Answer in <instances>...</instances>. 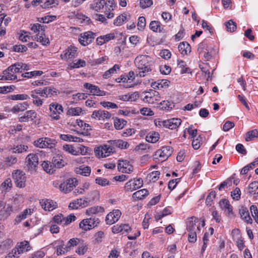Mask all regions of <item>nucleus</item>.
<instances>
[{"label": "nucleus", "mask_w": 258, "mask_h": 258, "mask_svg": "<svg viewBox=\"0 0 258 258\" xmlns=\"http://www.w3.org/2000/svg\"><path fill=\"white\" fill-rule=\"evenodd\" d=\"M135 63L138 70L137 76L144 77L152 70L153 61L152 58L147 55H140L135 59Z\"/></svg>", "instance_id": "obj_1"}, {"label": "nucleus", "mask_w": 258, "mask_h": 258, "mask_svg": "<svg viewBox=\"0 0 258 258\" xmlns=\"http://www.w3.org/2000/svg\"><path fill=\"white\" fill-rule=\"evenodd\" d=\"M141 97L144 102L150 104H153L160 99L159 93L153 89L142 92Z\"/></svg>", "instance_id": "obj_2"}, {"label": "nucleus", "mask_w": 258, "mask_h": 258, "mask_svg": "<svg viewBox=\"0 0 258 258\" xmlns=\"http://www.w3.org/2000/svg\"><path fill=\"white\" fill-rule=\"evenodd\" d=\"M100 220L98 218L91 217L83 220L79 224V227L85 231L90 230L95 227H96L99 223Z\"/></svg>", "instance_id": "obj_3"}, {"label": "nucleus", "mask_w": 258, "mask_h": 258, "mask_svg": "<svg viewBox=\"0 0 258 258\" xmlns=\"http://www.w3.org/2000/svg\"><path fill=\"white\" fill-rule=\"evenodd\" d=\"M114 152V148L110 144L98 147L94 150L95 155L99 158L106 157Z\"/></svg>", "instance_id": "obj_4"}, {"label": "nucleus", "mask_w": 258, "mask_h": 258, "mask_svg": "<svg viewBox=\"0 0 258 258\" xmlns=\"http://www.w3.org/2000/svg\"><path fill=\"white\" fill-rule=\"evenodd\" d=\"M49 116L52 119L58 120L60 118L59 114L63 112V108L60 104L53 102L49 105Z\"/></svg>", "instance_id": "obj_5"}, {"label": "nucleus", "mask_w": 258, "mask_h": 258, "mask_svg": "<svg viewBox=\"0 0 258 258\" xmlns=\"http://www.w3.org/2000/svg\"><path fill=\"white\" fill-rule=\"evenodd\" d=\"M173 149L170 146L163 147L162 149L157 150L154 155L155 159L161 158V161L167 159L172 153Z\"/></svg>", "instance_id": "obj_6"}, {"label": "nucleus", "mask_w": 258, "mask_h": 258, "mask_svg": "<svg viewBox=\"0 0 258 258\" xmlns=\"http://www.w3.org/2000/svg\"><path fill=\"white\" fill-rule=\"evenodd\" d=\"M77 182L76 178H69L59 185V189L65 194L68 193L77 185Z\"/></svg>", "instance_id": "obj_7"}, {"label": "nucleus", "mask_w": 258, "mask_h": 258, "mask_svg": "<svg viewBox=\"0 0 258 258\" xmlns=\"http://www.w3.org/2000/svg\"><path fill=\"white\" fill-rule=\"evenodd\" d=\"M12 177L18 187H23L25 186L26 176L23 171L19 170L14 171L12 174Z\"/></svg>", "instance_id": "obj_8"}, {"label": "nucleus", "mask_w": 258, "mask_h": 258, "mask_svg": "<svg viewBox=\"0 0 258 258\" xmlns=\"http://www.w3.org/2000/svg\"><path fill=\"white\" fill-rule=\"evenodd\" d=\"M96 36L95 33L87 31L80 34L79 40L81 45L86 46L93 41Z\"/></svg>", "instance_id": "obj_9"}, {"label": "nucleus", "mask_w": 258, "mask_h": 258, "mask_svg": "<svg viewBox=\"0 0 258 258\" xmlns=\"http://www.w3.org/2000/svg\"><path fill=\"white\" fill-rule=\"evenodd\" d=\"M143 185V181L142 178L131 180L125 183V188L126 191H132L140 188Z\"/></svg>", "instance_id": "obj_10"}, {"label": "nucleus", "mask_w": 258, "mask_h": 258, "mask_svg": "<svg viewBox=\"0 0 258 258\" xmlns=\"http://www.w3.org/2000/svg\"><path fill=\"white\" fill-rule=\"evenodd\" d=\"M26 162L28 169L33 171L35 169L38 164V157L36 154H30L26 159Z\"/></svg>", "instance_id": "obj_11"}, {"label": "nucleus", "mask_w": 258, "mask_h": 258, "mask_svg": "<svg viewBox=\"0 0 258 258\" xmlns=\"http://www.w3.org/2000/svg\"><path fill=\"white\" fill-rule=\"evenodd\" d=\"M121 212L119 210H114L108 214L105 221L107 224L112 225L116 222L121 216Z\"/></svg>", "instance_id": "obj_12"}, {"label": "nucleus", "mask_w": 258, "mask_h": 258, "mask_svg": "<svg viewBox=\"0 0 258 258\" xmlns=\"http://www.w3.org/2000/svg\"><path fill=\"white\" fill-rule=\"evenodd\" d=\"M90 200L88 198H85L84 199H77L71 203L69 205V208L71 209H77L80 207H86L89 205Z\"/></svg>", "instance_id": "obj_13"}, {"label": "nucleus", "mask_w": 258, "mask_h": 258, "mask_svg": "<svg viewBox=\"0 0 258 258\" xmlns=\"http://www.w3.org/2000/svg\"><path fill=\"white\" fill-rule=\"evenodd\" d=\"M84 87L89 90L90 94L93 95L102 96L106 94V92L104 91L101 90L98 86L89 83H85L84 84Z\"/></svg>", "instance_id": "obj_14"}, {"label": "nucleus", "mask_w": 258, "mask_h": 258, "mask_svg": "<svg viewBox=\"0 0 258 258\" xmlns=\"http://www.w3.org/2000/svg\"><path fill=\"white\" fill-rule=\"evenodd\" d=\"M17 73H22V71L20 70L18 66V63L11 65L3 71V74L8 75L9 77L12 78V80L17 79L15 74Z\"/></svg>", "instance_id": "obj_15"}, {"label": "nucleus", "mask_w": 258, "mask_h": 258, "mask_svg": "<svg viewBox=\"0 0 258 258\" xmlns=\"http://www.w3.org/2000/svg\"><path fill=\"white\" fill-rule=\"evenodd\" d=\"M199 222V220L198 218L192 217H190L188 219V221L186 225V229L188 232H197V231H200V225L199 224H197V223Z\"/></svg>", "instance_id": "obj_16"}, {"label": "nucleus", "mask_w": 258, "mask_h": 258, "mask_svg": "<svg viewBox=\"0 0 258 258\" xmlns=\"http://www.w3.org/2000/svg\"><path fill=\"white\" fill-rule=\"evenodd\" d=\"M117 168L119 171L123 173H130L133 170V166L127 160H119Z\"/></svg>", "instance_id": "obj_17"}, {"label": "nucleus", "mask_w": 258, "mask_h": 258, "mask_svg": "<svg viewBox=\"0 0 258 258\" xmlns=\"http://www.w3.org/2000/svg\"><path fill=\"white\" fill-rule=\"evenodd\" d=\"M111 116V113L107 111L98 110L93 112L91 117L94 119L98 118L99 120H104L109 119Z\"/></svg>", "instance_id": "obj_18"}, {"label": "nucleus", "mask_w": 258, "mask_h": 258, "mask_svg": "<svg viewBox=\"0 0 258 258\" xmlns=\"http://www.w3.org/2000/svg\"><path fill=\"white\" fill-rule=\"evenodd\" d=\"M40 204L42 208L45 211H51L53 209L56 208L57 205L56 202L49 199H42Z\"/></svg>", "instance_id": "obj_19"}, {"label": "nucleus", "mask_w": 258, "mask_h": 258, "mask_svg": "<svg viewBox=\"0 0 258 258\" xmlns=\"http://www.w3.org/2000/svg\"><path fill=\"white\" fill-rule=\"evenodd\" d=\"M37 116V113L33 110L27 111L24 115L19 118L20 122H27L29 120H33Z\"/></svg>", "instance_id": "obj_20"}, {"label": "nucleus", "mask_w": 258, "mask_h": 258, "mask_svg": "<svg viewBox=\"0 0 258 258\" xmlns=\"http://www.w3.org/2000/svg\"><path fill=\"white\" fill-rule=\"evenodd\" d=\"M108 143L111 145H112L114 151L115 148L125 149L128 148L130 146L129 144L127 142L123 141L121 140H110L108 141Z\"/></svg>", "instance_id": "obj_21"}, {"label": "nucleus", "mask_w": 258, "mask_h": 258, "mask_svg": "<svg viewBox=\"0 0 258 258\" xmlns=\"http://www.w3.org/2000/svg\"><path fill=\"white\" fill-rule=\"evenodd\" d=\"M52 165L54 167V168H62L66 164L63 159V157L62 155L59 154H57L53 157L52 159Z\"/></svg>", "instance_id": "obj_22"}, {"label": "nucleus", "mask_w": 258, "mask_h": 258, "mask_svg": "<svg viewBox=\"0 0 258 258\" xmlns=\"http://www.w3.org/2000/svg\"><path fill=\"white\" fill-rule=\"evenodd\" d=\"M107 4L105 0H94L90 5V8L96 12L100 11Z\"/></svg>", "instance_id": "obj_23"}, {"label": "nucleus", "mask_w": 258, "mask_h": 258, "mask_svg": "<svg viewBox=\"0 0 258 258\" xmlns=\"http://www.w3.org/2000/svg\"><path fill=\"white\" fill-rule=\"evenodd\" d=\"M181 122V119L177 118H173L166 120V128L170 130L175 129L179 126Z\"/></svg>", "instance_id": "obj_24"}, {"label": "nucleus", "mask_w": 258, "mask_h": 258, "mask_svg": "<svg viewBox=\"0 0 258 258\" xmlns=\"http://www.w3.org/2000/svg\"><path fill=\"white\" fill-rule=\"evenodd\" d=\"M178 48L180 52L183 55H187L191 51L190 45L186 42H182L179 44Z\"/></svg>", "instance_id": "obj_25"}, {"label": "nucleus", "mask_w": 258, "mask_h": 258, "mask_svg": "<svg viewBox=\"0 0 258 258\" xmlns=\"http://www.w3.org/2000/svg\"><path fill=\"white\" fill-rule=\"evenodd\" d=\"M120 70V66L115 64L114 66L109 69L108 70L105 71L103 75V78L104 79H108L111 77V76L115 73H116Z\"/></svg>", "instance_id": "obj_26"}, {"label": "nucleus", "mask_w": 258, "mask_h": 258, "mask_svg": "<svg viewBox=\"0 0 258 258\" xmlns=\"http://www.w3.org/2000/svg\"><path fill=\"white\" fill-rule=\"evenodd\" d=\"M160 138V135L158 132H151L146 136V140L148 142L154 143L157 142Z\"/></svg>", "instance_id": "obj_27"}, {"label": "nucleus", "mask_w": 258, "mask_h": 258, "mask_svg": "<svg viewBox=\"0 0 258 258\" xmlns=\"http://www.w3.org/2000/svg\"><path fill=\"white\" fill-rule=\"evenodd\" d=\"M239 214L241 218L247 223H252V220L250 217L249 212L246 208H242L240 209Z\"/></svg>", "instance_id": "obj_28"}, {"label": "nucleus", "mask_w": 258, "mask_h": 258, "mask_svg": "<svg viewBox=\"0 0 258 258\" xmlns=\"http://www.w3.org/2000/svg\"><path fill=\"white\" fill-rule=\"evenodd\" d=\"M148 195V191L146 189H142L137 191L133 195V198L135 200H141L145 198Z\"/></svg>", "instance_id": "obj_29"}, {"label": "nucleus", "mask_w": 258, "mask_h": 258, "mask_svg": "<svg viewBox=\"0 0 258 258\" xmlns=\"http://www.w3.org/2000/svg\"><path fill=\"white\" fill-rule=\"evenodd\" d=\"M16 248L21 253H22L25 251H27L30 249L29 242L27 241H24L20 243H18Z\"/></svg>", "instance_id": "obj_30"}, {"label": "nucleus", "mask_w": 258, "mask_h": 258, "mask_svg": "<svg viewBox=\"0 0 258 258\" xmlns=\"http://www.w3.org/2000/svg\"><path fill=\"white\" fill-rule=\"evenodd\" d=\"M28 106V103L26 102L19 103L15 105L11 109V111L14 113H17L20 111H24Z\"/></svg>", "instance_id": "obj_31"}, {"label": "nucleus", "mask_w": 258, "mask_h": 258, "mask_svg": "<svg viewBox=\"0 0 258 258\" xmlns=\"http://www.w3.org/2000/svg\"><path fill=\"white\" fill-rule=\"evenodd\" d=\"M130 17V16L127 15L126 14H123L119 16H118L114 20L113 24L115 26H120L125 21H127L128 20L129 18Z\"/></svg>", "instance_id": "obj_32"}, {"label": "nucleus", "mask_w": 258, "mask_h": 258, "mask_svg": "<svg viewBox=\"0 0 258 258\" xmlns=\"http://www.w3.org/2000/svg\"><path fill=\"white\" fill-rule=\"evenodd\" d=\"M258 138V130L256 129L252 130L247 132L245 135V140L246 142L254 140Z\"/></svg>", "instance_id": "obj_33"}, {"label": "nucleus", "mask_w": 258, "mask_h": 258, "mask_svg": "<svg viewBox=\"0 0 258 258\" xmlns=\"http://www.w3.org/2000/svg\"><path fill=\"white\" fill-rule=\"evenodd\" d=\"M247 192L250 195H258V181L250 183L248 185Z\"/></svg>", "instance_id": "obj_34"}, {"label": "nucleus", "mask_w": 258, "mask_h": 258, "mask_svg": "<svg viewBox=\"0 0 258 258\" xmlns=\"http://www.w3.org/2000/svg\"><path fill=\"white\" fill-rule=\"evenodd\" d=\"M35 39L37 41L40 42L42 45H46L49 43V40L45 37L44 33L41 32L36 35Z\"/></svg>", "instance_id": "obj_35"}, {"label": "nucleus", "mask_w": 258, "mask_h": 258, "mask_svg": "<svg viewBox=\"0 0 258 258\" xmlns=\"http://www.w3.org/2000/svg\"><path fill=\"white\" fill-rule=\"evenodd\" d=\"M52 162H50L49 161H43L41 165L43 168V169L47 173H53L55 171V169L54 167L52 166Z\"/></svg>", "instance_id": "obj_36"}, {"label": "nucleus", "mask_w": 258, "mask_h": 258, "mask_svg": "<svg viewBox=\"0 0 258 258\" xmlns=\"http://www.w3.org/2000/svg\"><path fill=\"white\" fill-rule=\"evenodd\" d=\"M31 209H25L21 214L18 215L15 219L17 223L20 222L22 220L25 219L27 218L28 215H30L32 213Z\"/></svg>", "instance_id": "obj_37"}, {"label": "nucleus", "mask_w": 258, "mask_h": 258, "mask_svg": "<svg viewBox=\"0 0 258 258\" xmlns=\"http://www.w3.org/2000/svg\"><path fill=\"white\" fill-rule=\"evenodd\" d=\"M256 165H258V158H256L255 160L252 162L245 166L241 169L240 173L241 174H246L250 169H252L253 167Z\"/></svg>", "instance_id": "obj_38"}, {"label": "nucleus", "mask_w": 258, "mask_h": 258, "mask_svg": "<svg viewBox=\"0 0 258 258\" xmlns=\"http://www.w3.org/2000/svg\"><path fill=\"white\" fill-rule=\"evenodd\" d=\"M76 171L78 174H80L84 176H88L91 173V168L88 166L83 167L82 166L79 168H76Z\"/></svg>", "instance_id": "obj_39"}, {"label": "nucleus", "mask_w": 258, "mask_h": 258, "mask_svg": "<svg viewBox=\"0 0 258 258\" xmlns=\"http://www.w3.org/2000/svg\"><path fill=\"white\" fill-rule=\"evenodd\" d=\"M126 124V121L123 119L116 118L114 120V127L116 130L122 129Z\"/></svg>", "instance_id": "obj_40"}, {"label": "nucleus", "mask_w": 258, "mask_h": 258, "mask_svg": "<svg viewBox=\"0 0 258 258\" xmlns=\"http://www.w3.org/2000/svg\"><path fill=\"white\" fill-rule=\"evenodd\" d=\"M103 210V208L100 206L93 207L87 209L86 211V214L87 215H93L102 211Z\"/></svg>", "instance_id": "obj_41"}, {"label": "nucleus", "mask_w": 258, "mask_h": 258, "mask_svg": "<svg viewBox=\"0 0 258 258\" xmlns=\"http://www.w3.org/2000/svg\"><path fill=\"white\" fill-rule=\"evenodd\" d=\"M150 28L154 32H161L160 23L158 21H151L150 24Z\"/></svg>", "instance_id": "obj_42"}, {"label": "nucleus", "mask_w": 258, "mask_h": 258, "mask_svg": "<svg viewBox=\"0 0 258 258\" xmlns=\"http://www.w3.org/2000/svg\"><path fill=\"white\" fill-rule=\"evenodd\" d=\"M44 141L45 143V147L52 149L55 147L56 142L55 140L48 138H44Z\"/></svg>", "instance_id": "obj_43"}, {"label": "nucleus", "mask_w": 258, "mask_h": 258, "mask_svg": "<svg viewBox=\"0 0 258 258\" xmlns=\"http://www.w3.org/2000/svg\"><path fill=\"white\" fill-rule=\"evenodd\" d=\"M28 149V147L25 145H18L13 148H11V150H13V153H21L24 151H27Z\"/></svg>", "instance_id": "obj_44"}, {"label": "nucleus", "mask_w": 258, "mask_h": 258, "mask_svg": "<svg viewBox=\"0 0 258 258\" xmlns=\"http://www.w3.org/2000/svg\"><path fill=\"white\" fill-rule=\"evenodd\" d=\"M63 149L65 151L68 152L72 155H79V151H77L72 145H64L63 146Z\"/></svg>", "instance_id": "obj_45"}, {"label": "nucleus", "mask_w": 258, "mask_h": 258, "mask_svg": "<svg viewBox=\"0 0 258 258\" xmlns=\"http://www.w3.org/2000/svg\"><path fill=\"white\" fill-rule=\"evenodd\" d=\"M9 98L13 100H27L29 98L28 95L26 94H17V95H11L9 96Z\"/></svg>", "instance_id": "obj_46"}, {"label": "nucleus", "mask_w": 258, "mask_h": 258, "mask_svg": "<svg viewBox=\"0 0 258 258\" xmlns=\"http://www.w3.org/2000/svg\"><path fill=\"white\" fill-rule=\"evenodd\" d=\"M35 92H31V96L33 98V103L37 105L40 106L42 105L43 102V99H40L38 95L35 94Z\"/></svg>", "instance_id": "obj_47"}, {"label": "nucleus", "mask_w": 258, "mask_h": 258, "mask_svg": "<svg viewBox=\"0 0 258 258\" xmlns=\"http://www.w3.org/2000/svg\"><path fill=\"white\" fill-rule=\"evenodd\" d=\"M44 90L46 92V94H45V98L57 95V90L54 88L46 87L44 88Z\"/></svg>", "instance_id": "obj_48"}, {"label": "nucleus", "mask_w": 258, "mask_h": 258, "mask_svg": "<svg viewBox=\"0 0 258 258\" xmlns=\"http://www.w3.org/2000/svg\"><path fill=\"white\" fill-rule=\"evenodd\" d=\"M58 0H47L41 7L43 9H46L49 7H52L58 5Z\"/></svg>", "instance_id": "obj_49"}, {"label": "nucleus", "mask_w": 258, "mask_h": 258, "mask_svg": "<svg viewBox=\"0 0 258 258\" xmlns=\"http://www.w3.org/2000/svg\"><path fill=\"white\" fill-rule=\"evenodd\" d=\"M56 18V16L48 15L44 17L39 18L38 21L40 23H48L54 21Z\"/></svg>", "instance_id": "obj_50"}, {"label": "nucleus", "mask_w": 258, "mask_h": 258, "mask_svg": "<svg viewBox=\"0 0 258 258\" xmlns=\"http://www.w3.org/2000/svg\"><path fill=\"white\" fill-rule=\"evenodd\" d=\"M95 182L102 186H105L110 184V181L106 178L98 177L95 179Z\"/></svg>", "instance_id": "obj_51"}, {"label": "nucleus", "mask_w": 258, "mask_h": 258, "mask_svg": "<svg viewBox=\"0 0 258 258\" xmlns=\"http://www.w3.org/2000/svg\"><path fill=\"white\" fill-rule=\"evenodd\" d=\"M226 26L228 31L230 32H234L237 28L236 24L232 20H230L226 23Z\"/></svg>", "instance_id": "obj_52"}, {"label": "nucleus", "mask_w": 258, "mask_h": 258, "mask_svg": "<svg viewBox=\"0 0 258 258\" xmlns=\"http://www.w3.org/2000/svg\"><path fill=\"white\" fill-rule=\"evenodd\" d=\"M208 49L207 43L206 41H203L199 44L198 51L200 55L202 54L205 51L208 50Z\"/></svg>", "instance_id": "obj_53"}, {"label": "nucleus", "mask_w": 258, "mask_h": 258, "mask_svg": "<svg viewBox=\"0 0 258 258\" xmlns=\"http://www.w3.org/2000/svg\"><path fill=\"white\" fill-rule=\"evenodd\" d=\"M82 109L80 107L71 108L67 112L68 114L71 115H79L82 112Z\"/></svg>", "instance_id": "obj_54"}, {"label": "nucleus", "mask_w": 258, "mask_h": 258, "mask_svg": "<svg viewBox=\"0 0 258 258\" xmlns=\"http://www.w3.org/2000/svg\"><path fill=\"white\" fill-rule=\"evenodd\" d=\"M43 74V72L41 71H34L30 72H27L23 74L25 78H31L33 76H40Z\"/></svg>", "instance_id": "obj_55"}, {"label": "nucleus", "mask_w": 258, "mask_h": 258, "mask_svg": "<svg viewBox=\"0 0 258 258\" xmlns=\"http://www.w3.org/2000/svg\"><path fill=\"white\" fill-rule=\"evenodd\" d=\"M137 26L139 30H143L146 26V19L144 17H140L138 19Z\"/></svg>", "instance_id": "obj_56"}, {"label": "nucleus", "mask_w": 258, "mask_h": 258, "mask_svg": "<svg viewBox=\"0 0 258 258\" xmlns=\"http://www.w3.org/2000/svg\"><path fill=\"white\" fill-rule=\"evenodd\" d=\"M160 105L162 106L161 108L163 110H169L174 106L173 103L168 100L163 101L160 103Z\"/></svg>", "instance_id": "obj_57"}, {"label": "nucleus", "mask_w": 258, "mask_h": 258, "mask_svg": "<svg viewBox=\"0 0 258 258\" xmlns=\"http://www.w3.org/2000/svg\"><path fill=\"white\" fill-rule=\"evenodd\" d=\"M76 219V216L74 214H70L67 217H64L62 221L63 222V226L70 224L72 221H74Z\"/></svg>", "instance_id": "obj_58"}, {"label": "nucleus", "mask_w": 258, "mask_h": 258, "mask_svg": "<svg viewBox=\"0 0 258 258\" xmlns=\"http://www.w3.org/2000/svg\"><path fill=\"white\" fill-rule=\"evenodd\" d=\"M5 162L7 165L11 166L17 162V158L13 156H8L6 158Z\"/></svg>", "instance_id": "obj_59"}, {"label": "nucleus", "mask_w": 258, "mask_h": 258, "mask_svg": "<svg viewBox=\"0 0 258 258\" xmlns=\"http://www.w3.org/2000/svg\"><path fill=\"white\" fill-rule=\"evenodd\" d=\"M100 104L104 107H106L108 109L110 108H117V105L113 102L108 101H103L100 102Z\"/></svg>", "instance_id": "obj_60"}, {"label": "nucleus", "mask_w": 258, "mask_h": 258, "mask_svg": "<svg viewBox=\"0 0 258 258\" xmlns=\"http://www.w3.org/2000/svg\"><path fill=\"white\" fill-rule=\"evenodd\" d=\"M13 50L18 52H23L27 50V47L24 45H15L13 46Z\"/></svg>", "instance_id": "obj_61"}, {"label": "nucleus", "mask_w": 258, "mask_h": 258, "mask_svg": "<svg viewBox=\"0 0 258 258\" xmlns=\"http://www.w3.org/2000/svg\"><path fill=\"white\" fill-rule=\"evenodd\" d=\"M94 18L95 20L101 22L104 24H107L108 23L105 16L102 14H96L94 15Z\"/></svg>", "instance_id": "obj_62"}, {"label": "nucleus", "mask_w": 258, "mask_h": 258, "mask_svg": "<svg viewBox=\"0 0 258 258\" xmlns=\"http://www.w3.org/2000/svg\"><path fill=\"white\" fill-rule=\"evenodd\" d=\"M54 244H58L61 249L65 250V253L70 250L69 247H68V245H65L64 241L62 240H58L53 242Z\"/></svg>", "instance_id": "obj_63"}, {"label": "nucleus", "mask_w": 258, "mask_h": 258, "mask_svg": "<svg viewBox=\"0 0 258 258\" xmlns=\"http://www.w3.org/2000/svg\"><path fill=\"white\" fill-rule=\"evenodd\" d=\"M153 4L152 0H140V7L142 9H145L151 6Z\"/></svg>", "instance_id": "obj_64"}]
</instances>
